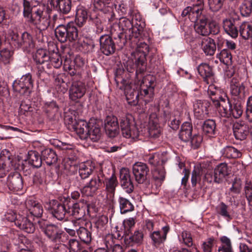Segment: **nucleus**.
Wrapping results in <instances>:
<instances>
[{"label":"nucleus","mask_w":252,"mask_h":252,"mask_svg":"<svg viewBox=\"0 0 252 252\" xmlns=\"http://www.w3.org/2000/svg\"><path fill=\"white\" fill-rule=\"evenodd\" d=\"M103 182L98 175H94L83 187L80 191L83 195L87 196H94L100 189Z\"/></svg>","instance_id":"f8f14e48"},{"label":"nucleus","mask_w":252,"mask_h":252,"mask_svg":"<svg viewBox=\"0 0 252 252\" xmlns=\"http://www.w3.org/2000/svg\"><path fill=\"white\" fill-rule=\"evenodd\" d=\"M118 202L121 214H125L132 211L134 210V207L132 203L128 199L125 197H119Z\"/></svg>","instance_id":"de8ad7c7"},{"label":"nucleus","mask_w":252,"mask_h":252,"mask_svg":"<svg viewBox=\"0 0 252 252\" xmlns=\"http://www.w3.org/2000/svg\"><path fill=\"white\" fill-rule=\"evenodd\" d=\"M144 234L142 231L135 230L132 235H126L124 242L128 246H132L135 244H140L143 240Z\"/></svg>","instance_id":"f704fd0d"},{"label":"nucleus","mask_w":252,"mask_h":252,"mask_svg":"<svg viewBox=\"0 0 252 252\" xmlns=\"http://www.w3.org/2000/svg\"><path fill=\"white\" fill-rule=\"evenodd\" d=\"M124 91L128 103L133 106L137 105L138 102V91L132 89L129 85L125 86Z\"/></svg>","instance_id":"c9c22d12"},{"label":"nucleus","mask_w":252,"mask_h":252,"mask_svg":"<svg viewBox=\"0 0 252 252\" xmlns=\"http://www.w3.org/2000/svg\"><path fill=\"white\" fill-rule=\"evenodd\" d=\"M50 4L58 8L59 12L63 15L68 14L71 9V0H51Z\"/></svg>","instance_id":"72a5a7b5"},{"label":"nucleus","mask_w":252,"mask_h":252,"mask_svg":"<svg viewBox=\"0 0 252 252\" xmlns=\"http://www.w3.org/2000/svg\"><path fill=\"white\" fill-rule=\"evenodd\" d=\"M120 182L122 188L127 193L133 192L134 186L131 179L129 171L126 168H123L120 170Z\"/></svg>","instance_id":"412c9836"},{"label":"nucleus","mask_w":252,"mask_h":252,"mask_svg":"<svg viewBox=\"0 0 252 252\" xmlns=\"http://www.w3.org/2000/svg\"><path fill=\"white\" fill-rule=\"evenodd\" d=\"M44 5H40L36 7L34 11V16L31 18L28 22L35 26L40 31L46 30L50 25V12L51 10L47 8L45 11Z\"/></svg>","instance_id":"20e7f679"},{"label":"nucleus","mask_w":252,"mask_h":252,"mask_svg":"<svg viewBox=\"0 0 252 252\" xmlns=\"http://www.w3.org/2000/svg\"><path fill=\"white\" fill-rule=\"evenodd\" d=\"M25 205L31 216L37 218L41 217L43 209L42 205L38 201L29 198L26 200Z\"/></svg>","instance_id":"393cba45"},{"label":"nucleus","mask_w":252,"mask_h":252,"mask_svg":"<svg viewBox=\"0 0 252 252\" xmlns=\"http://www.w3.org/2000/svg\"><path fill=\"white\" fill-rule=\"evenodd\" d=\"M40 5L42 4L36 1L23 0V16L27 19V21H29L31 18L34 16L35 8Z\"/></svg>","instance_id":"c756f323"},{"label":"nucleus","mask_w":252,"mask_h":252,"mask_svg":"<svg viewBox=\"0 0 252 252\" xmlns=\"http://www.w3.org/2000/svg\"><path fill=\"white\" fill-rule=\"evenodd\" d=\"M64 169L67 174H72L76 170V161L74 158H64L63 161Z\"/></svg>","instance_id":"8fccbe9b"},{"label":"nucleus","mask_w":252,"mask_h":252,"mask_svg":"<svg viewBox=\"0 0 252 252\" xmlns=\"http://www.w3.org/2000/svg\"><path fill=\"white\" fill-rule=\"evenodd\" d=\"M224 0H208L210 9L214 12L219 11L222 7Z\"/></svg>","instance_id":"69168bd1"},{"label":"nucleus","mask_w":252,"mask_h":252,"mask_svg":"<svg viewBox=\"0 0 252 252\" xmlns=\"http://www.w3.org/2000/svg\"><path fill=\"white\" fill-rule=\"evenodd\" d=\"M134 57L135 64L138 68L136 72L138 71V70L140 72L144 71L146 69V54L144 52L136 51L134 53Z\"/></svg>","instance_id":"49530a36"},{"label":"nucleus","mask_w":252,"mask_h":252,"mask_svg":"<svg viewBox=\"0 0 252 252\" xmlns=\"http://www.w3.org/2000/svg\"><path fill=\"white\" fill-rule=\"evenodd\" d=\"M95 169V164L93 161L88 160L80 164L78 169L79 176L85 180L93 174Z\"/></svg>","instance_id":"7c9ffc66"},{"label":"nucleus","mask_w":252,"mask_h":252,"mask_svg":"<svg viewBox=\"0 0 252 252\" xmlns=\"http://www.w3.org/2000/svg\"><path fill=\"white\" fill-rule=\"evenodd\" d=\"M158 158L155 156H151L149 158V162L156 166L153 173V178L156 182L157 186L160 187L165 178V171L162 162L160 164L158 161Z\"/></svg>","instance_id":"ddd939ff"},{"label":"nucleus","mask_w":252,"mask_h":252,"mask_svg":"<svg viewBox=\"0 0 252 252\" xmlns=\"http://www.w3.org/2000/svg\"><path fill=\"white\" fill-rule=\"evenodd\" d=\"M35 62L42 66L38 67L37 75L39 78H41L42 74L45 73V68H51L50 64L49 63L50 60L49 53L43 49H38L33 56Z\"/></svg>","instance_id":"9b49d317"},{"label":"nucleus","mask_w":252,"mask_h":252,"mask_svg":"<svg viewBox=\"0 0 252 252\" xmlns=\"http://www.w3.org/2000/svg\"><path fill=\"white\" fill-rule=\"evenodd\" d=\"M220 61L226 65L231 64L232 55L228 50L224 49L217 55Z\"/></svg>","instance_id":"864d4df0"},{"label":"nucleus","mask_w":252,"mask_h":252,"mask_svg":"<svg viewBox=\"0 0 252 252\" xmlns=\"http://www.w3.org/2000/svg\"><path fill=\"white\" fill-rule=\"evenodd\" d=\"M203 133L209 137H214L216 134V124L214 120L208 119L202 125Z\"/></svg>","instance_id":"79ce46f5"},{"label":"nucleus","mask_w":252,"mask_h":252,"mask_svg":"<svg viewBox=\"0 0 252 252\" xmlns=\"http://www.w3.org/2000/svg\"><path fill=\"white\" fill-rule=\"evenodd\" d=\"M118 27L122 32L117 36H114L119 46L122 48L128 40L136 42L143 31V25L142 24L135 23L133 25L131 21L125 17L121 18L119 20Z\"/></svg>","instance_id":"f257e3e1"},{"label":"nucleus","mask_w":252,"mask_h":252,"mask_svg":"<svg viewBox=\"0 0 252 252\" xmlns=\"http://www.w3.org/2000/svg\"><path fill=\"white\" fill-rule=\"evenodd\" d=\"M192 131V124L189 122H185L181 126V128L179 133V138L183 141H189L191 138Z\"/></svg>","instance_id":"a19ab883"},{"label":"nucleus","mask_w":252,"mask_h":252,"mask_svg":"<svg viewBox=\"0 0 252 252\" xmlns=\"http://www.w3.org/2000/svg\"><path fill=\"white\" fill-rule=\"evenodd\" d=\"M240 10L243 16H249L252 11V5L250 0L242 3L240 7Z\"/></svg>","instance_id":"0e129e2a"},{"label":"nucleus","mask_w":252,"mask_h":252,"mask_svg":"<svg viewBox=\"0 0 252 252\" xmlns=\"http://www.w3.org/2000/svg\"><path fill=\"white\" fill-rule=\"evenodd\" d=\"M28 161L33 167L39 168L42 165V156L35 151H30L28 153Z\"/></svg>","instance_id":"a18cd8bd"},{"label":"nucleus","mask_w":252,"mask_h":252,"mask_svg":"<svg viewBox=\"0 0 252 252\" xmlns=\"http://www.w3.org/2000/svg\"><path fill=\"white\" fill-rule=\"evenodd\" d=\"M15 225L20 229L28 233H32L35 231L33 223L27 217L18 214Z\"/></svg>","instance_id":"cd10ccee"},{"label":"nucleus","mask_w":252,"mask_h":252,"mask_svg":"<svg viewBox=\"0 0 252 252\" xmlns=\"http://www.w3.org/2000/svg\"><path fill=\"white\" fill-rule=\"evenodd\" d=\"M218 209L219 214L227 220H230L232 219L229 213L228 212V206L225 203L221 202Z\"/></svg>","instance_id":"338daca9"},{"label":"nucleus","mask_w":252,"mask_h":252,"mask_svg":"<svg viewBox=\"0 0 252 252\" xmlns=\"http://www.w3.org/2000/svg\"><path fill=\"white\" fill-rule=\"evenodd\" d=\"M154 80L152 79V77L150 75L147 76L143 80V84H146L147 88L144 89V86L141 85L140 94L144 96H147L148 97L151 98L153 95L154 87L152 85L154 84Z\"/></svg>","instance_id":"58836bf2"},{"label":"nucleus","mask_w":252,"mask_h":252,"mask_svg":"<svg viewBox=\"0 0 252 252\" xmlns=\"http://www.w3.org/2000/svg\"><path fill=\"white\" fill-rule=\"evenodd\" d=\"M86 92L85 83L80 81H73L69 90V98L72 101H77L85 95Z\"/></svg>","instance_id":"f3484780"},{"label":"nucleus","mask_w":252,"mask_h":252,"mask_svg":"<svg viewBox=\"0 0 252 252\" xmlns=\"http://www.w3.org/2000/svg\"><path fill=\"white\" fill-rule=\"evenodd\" d=\"M201 47L207 56H213L216 50L215 40L209 37L203 38L201 41Z\"/></svg>","instance_id":"473e14b6"},{"label":"nucleus","mask_w":252,"mask_h":252,"mask_svg":"<svg viewBox=\"0 0 252 252\" xmlns=\"http://www.w3.org/2000/svg\"><path fill=\"white\" fill-rule=\"evenodd\" d=\"M68 210L70 211V213H68L70 216H73L76 220H80L83 223H86V221L83 220L82 218L85 215V208L83 207H80L77 203H74L71 208H68Z\"/></svg>","instance_id":"4c0bfd02"},{"label":"nucleus","mask_w":252,"mask_h":252,"mask_svg":"<svg viewBox=\"0 0 252 252\" xmlns=\"http://www.w3.org/2000/svg\"><path fill=\"white\" fill-rule=\"evenodd\" d=\"M57 51L53 50L52 52L49 53L50 60L49 63L51 66L52 65L56 68H60L63 64V60L60 54L58 52V49L56 48Z\"/></svg>","instance_id":"09e8293b"},{"label":"nucleus","mask_w":252,"mask_h":252,"mask_svg":"<svg viewBox=\"0 0 252 252\" xmlns=\"http://www.w3.org/2000/svg\"><path fill=\"white\" fill-rule=\"evenodd\" d=\"M246 115L249 122L252 123V95L250 96L247 100ZM251 126L252 129V125Z\"/></svg>","instance_id":"774afa93"},{"label":"nucleus","mask_w":252,"mask_h":252,"mask_svg":"<svg viewBox=\"0 0 252 252\" xmlns=\"http://www.w3.org/2000/svg\"><path fill=\"white\" fill-rule=\"evenodd\" d=\"M33 80L31 74L28 73L23 75L18 81L13 84V88L15 92L22 94H29L33 88Z\"/></svg>","instance_id":"9d476101"},{"label":"nucleus","mask_w":252,"mask_h":252,"mask_svg":"<svg viewBox=\"0 0 252 252\" xmlns=\"http://www.w3.org/2000/svg\"><path fill=\"white\" fill-rule=\"evenodd\" d=\"M162 232L159 231H154L150 233V237L152 241L153 244L155 246H158L163 243L169 231V226L166 225L162 228Z\"/></svg>","instance_id":"c85d7f7f"},{"label":"nucleus","mask_w":252,"mask_h":252,"mask_svg":"<svg viewBox=\"0 0 252 252\" xmlns=\"http://www.w3.org/2000/svg\"><path fill=\"white\" fill-rule=\"evenodd\" d=\"M230 94L231 96L228 98V100L243 101L245 97L244 86L233 79L230 84Z\"/></svg>","instance_id":"dca6fc26"},{"label":"nucleus","mask_w":252,"mask_h":252,"mask_svg":"<svg viewBox=\"0 0 252 252\" xmlns=\"http://www.w3.org/2000/svg\"><path fill=\"white\" fill-rule=\"evenodd\" d=\"M100 49L106 56L113 54L116 50L115 43L112 38L108 34L101 35L99 38Z\"/></svg>","instance_id":"6ab92c4d"},{"label":"nucleus","mask_w":252,"mask_h":252,"mask_svg":"<svg viewBox=\"0 0 252 252\" xmlns=\"http://www.w3.org/2000/svg\"><path fill=\"white\" fill-rule=\"evenodd\" d=\"M71 225L72 228H70L67 226H64V229L66 232L70 235L74 236L75 235L76 232L77 233V230L80 225L83 224V222H82L80 220H72L68 221Z\"/></svg>","instance_id":"13d9d810"},{"label":"nucleus","mask_w":252,"mask_h":252,"mask_svg":"<svg viewBox=\"0 0 252 252\" xmlns=\"http://www.w3.org/2000/svg\"><path fill=\"white\" fill-rule=\"evenodd\" d=\"M44 110L49 117H53L58 112L59 107L55 102L52 101L45 104Z\"/></svg>","instance_id":"4d7b16f0"},{"label":"nucleus","mask_w":252,"mask_h":252,"mask_svg":"<svg viewBox=\"0 0 252 252\" xmlns=\"http://www.w3.org/2000/svg\"><path fill=\"white\" fill-rule=\"evenodd\" d=\"M198 3L193 4L191 6H188L185 8L182 12V17H186L189 12L193 11L195 8H199L200 10H205L204 8V0H196Z\"/></svg>","instance_id":"680f3d73"},{"label":"nucleus","mask_w":252,"mask_h":252,"mask_svg":"<svg viewBox=\"0 0 252 252\" xmlns=\"http://www.w3.org/2000/svg\"><path fill=\"white\" fill-rule=\"evenodd\" d=\"M104 128L109 137H115L118 134L119 129L117 117L114 116H107L105 120Z\"/></svg>","instance_id":"b1692460"},{"label":"nucleus","mask_w":252,"mask_h":252,"mask_svg":"<svg viewBox=\"0 0 252 252\" xmlns=\"http://www.w3.org/2000/svg\"><path fill=\"white\" fill-rule=\"evenodd\" d=\"M223 155L228 158H236L241 156V153L236 148L228 146L223 150Z\"/></svg>","instance_id":"5fc2aeb1"},{"label":"nucleus","mask_w":252,"mask_h":252,"mask_svg":"<svg viewBox=\"0 0 252 252\" xmlns=\"http://www.w3.org/2000/svg\"><path fill=\"white\" fill-rule=\"evenodd\" d=\"M10 159L8 157L0 156V178H3L9 170Z\"/></svg>","instance_id":"603ef678"},{"label":"nucleus","mask_w":252,"mask_h":252,"mask_svg":"<svg viewBox=\"0 0 252 252\" xmlns=\"http://www.w3.org/2000/svg\"><path fill=\"white\" fill-rule=\"evenodd\" d=\"M13 52L7 49H3L0 51V62L4 64L10 63L12 60Z\"/></svg>","instance_id":"bf43d9fd"},{"label":"nucleus","mask_w":252,"mask_h":252,"mask_svg":"<svg viewBox=\"0 0 252 252\" xmlns=\"http://www.w3.org/2000/svg\"><path fill=\"white\" fill-rule=\"evenodd\" d=\"M117 185V179L114 174H113L109 178L106 180V189L108 192L112 193L113 195L114 194L115 189Z\"/></svg>","instance_id":"6e6d98bb"},{"label":"nucleus","mask_w":252,"mask_h":252,"mask_svg":"<svg viewBox=\"0 0 252 252\" xmlns=\"http://www.w3.org/2000/svg\"><path fill=\"white\" fill-rule=\"evenodd\" d=\"M42 160L47 165H51L57 161V156L56 153L51 149H45L41 152Z\"/></svg>","instance_id":"37998d69"},{"label":"nucleus","mask_w":252,"mask_h":252,"mask_svg":"<svg viewBox=\"0 0 252 252\" xmlns=\"http://www.w3.org/2000/svg\"><path fill=\"white\" fill-rule=\"evenodd\" d=\"M132 174L135 181L139 184H150V169L142 162H136L132 166Z\"/></svg>","instance_id":"6e6552de"},{"label":"nucleus","mask_w":252,"mask_h":252,"mask_svg":"<svg viewBox=\"0 0 252 252\" xmlns=\"http://www.w3.org/2000/svg\"><path fill=\"white\" fill-rule=\"evenodd\" d=\"M120 127L124 137L133 139L138 138L139 131L134 122L127 117H123L120 119Z\"/></svg>","instance_id":"1a4fd4ad"},{"label":"nucleus","mask_w":252,"mask_h":252,"mask_svg":"<svg viewBox=\"0 0 252 252\" xmlns=\"http://www.w3.org/2000/svg\"><path fill=\"white\" fill-rule=\"evenodd\" d=\"M238 31L243 39L247 40L252 38V25L249 23H243Z\"/></svg>","instance_id":"3c124183"},{"label":"nucleus","mask_w":252,"mask_h":252,"mask_svg":"<svg viewBox=\"0 0 252 252\" xmlns=\"http://www.w3.org/2000/svg\"><path fill=\"white\" fill-rule=\"evenodd\" d=\"M215 242L216 240L213 237L208 238L201 245L203 252H212Z\"/></svg>","instance_id":"e2e57ef3"},{"label":"nucleus","mask_w":252,"mask_h":252,"mask_svg":"<svg viewBox=\"0 0 252 252\" xmlns=\"http://www.w3.org/2000/svg\"><path fill=\"white\" fill-rule=\"evenodd\" d=\"M197 70L199 74L207 84L212 82L214 73L210 65L206 63H201L197 67Z\"/></svg>","instance_id":"a878e982"},{"label":"nucleus","mask_w":252,"mask_h":252,"mask_svg":"<svg viewBox=\"0 0 252 252\" xmlns=\"http://www.w3.org/2000/svg\"><path fill=\"white\" fill-rule=\"evenodd\" d=\"M40 227L44 234L51 241L57 242L61 239V230L56 225L49 224L46 225L45 227L40 226Z\"/></svg>","instance_id":"bb28decb"},{"label":"nucleus","mask_w":252,"mask_h":252,"mask_svg":"<svg viewBox=\"0 0 252 252\" xmlns=\"http://www.w3.org/2000/svg\"><path fill=\"white\" fill-rule=\"evenodd\" d=\"M78 134L82 140L89 138L93 142H97L100 138L101 133L99 125L96 120L91 119L88 123L81 122L79 124Z\"/></svg>","instance_id":"7ed1b4c3"},{"label":"nucleus","mask_w":252,"mask_h":252,"mask_svg":"<svg viewBox=\"0 0 252 252\" xmlns=\"http://www.w3.org/2000/svg\"><path fill=\"white\" fill-rule=\"evenodd\" d=\"M7 185L12 191H21L23 188V180L21 175L18 172L10 173L7 178Z\"/></svg>","instance_id":"a211bd4d"},{"label":"nucleus","mask_w":252,"mask_h":252,"mask_svg":"<svg viewBox=\"0 0 252 252\" xmlns=\"http://www.w3.org/2000/svg\"><path fill=\"white\" fill-rule=\"evenodd\" d=\"M242 102L243 101L228 100L229 108L228 110L226 108H224L225 114L235 119L239 118L242 116L243 112L242 105Z\"/></svg>","instance_id":"4be33fe9"},{"label":"nucleus","mask_w":252,"mask_h":252,"mask_svg":"<svg viewBox=\"0 0 252 252\" xmlns=\"http://www.w3.org/2000/svg\"><path fill=\"white\" fill-rule=\"evenodd\" d=\"M55 33L57 38L62 43L67 41H74L78 37V30L73 22L69 23L66 25H58L55 30Z\"/></svg>","instance_id":"39448f33"},{"label":"nucleus","mask_w":252,"mask_h":252,"mask_svg":"<svg viewBox=\"0 0 252 252\" xmlns=\"http://www.w3.org/2000/svg\"><path fill=\"white\" fill-rule=\"evenodd\" d=\"M87 9L82 5H78L76 10L75 23L80 27L84 26L88 18Z\"/></svg>","instance_id":"e433bc0d"},{"label":"nucleus","mask_w":252,"mask_h":252,"mask_svg":"<svg viewBox=\"0 0 252 252\" xmlns=\"http://www.w3.org/2000/svg\"><path fill=\"white\" fill-rule=\"evenodd\" d=\"M228 166L225 163L218 165L215 169L208 171L204 175V180L208 183H221L228 175Z\"/></svg>","instance_id":"0eeeda50"},{"label":"nucleus","mask_w":252,"mask_h":252,"mask_svg":"<svg viewBox=\"0 0 252 252\" xmlns=\"http://www.w3.org/2000/svg\"><path fill=\"white\" fill-rule=\"evenodd\" d=\"M46 171L43 169L37 171L33 178V183L36 185H41L46 182Z\"/></svg>","instance_id":"052dcab7"},{"label":"nucleus","mask_w":252,"mask_h":252,"mask_svg":"<svg viewBox=\"0 0 252 252\" xmlns=\"http://www.w3.org/2000/svg\"><path fill=\"white\" fill-rule=\"evenodd\" d=\"M223 28L225 32L232 38H236L239 33L236 21L234 19H225L222 21Z\"/></svg>","instance_id":"2f4dec72"},{"label":"nucleus","mask_w":252,"mask_h":252,"mask_svg":"<svg viewBox=\"0 0 252 252\" xmlns=\"http://www.w3.org/2000/svg\"><path fill=\"white\" fill-rule=\"evenodd\" d=\"M87 225L92 226L91 223L86 222V223H83L79 226L77 230V235L80 240L85 244H89L92 241L91 232L85 227Z\"/></svg>","instance_id":"ea45409f"},{"label":"nucleus","mask_w":252,"mask_h":252,"mask_svg":"<svg viewBox=\"0 0 252 252\" xmlns=\"http://www.w3.org/2000/svg\"><path fill=\"white\" fill-rule=\"evenodd\" d=\"M189 20L194 23V29L196 34L203 36H208L210 34L218 33L219 27L213 23H208V16L205 10L194 8L193 11L189 12L187 16Z\"/></svg>","instance_id":"f03ea898"},{"label":"nucleus","mask_w":252,"mask_h":252,"mask_svg":"<svg viewBox=\"0 0 252 252\" xmlns=\"http://www.w3.org/2000/svg\"><path fill=\"white\" fill-rule=\"evenodd\" d=\"M234 135L236 139L240 140L245 139L250 132L249 125L243 121L235 122L233 125Z\"/></svg>","instance_id":"aec40b11"},{"label":"nucleus","mask_w":252,"mask_h":252,"mask_svg":"<svg viewBox=\"0 0 252 252\" xmlns=\"http://www.w3.org/2000/svg\"><path fill=\"white\" fill-rule=\"evenodd\" d=\"M209 103L206 100H196L193 104V112L195 117L198 119L205 118L209 113Z\"/></svg>","instance_id":"5701e85b"},{"label":"nucleus","mask_w":252,"mask_h":252,"mask_svg":"<svg viewBox=\"0 0 252 252\" xmlns=\"http://www.w3.org/2000/svg\"><path fill=\"white\" fill-rule=\"evenodd\" d=\"M10 36L12 44L17 48H22L24 51L29 52L35 47V41L33 37L28 32H24L21 36L12 32Z\"/></svg>","instance_id":"423d86ee"},{"label":"nucleus","mask_w":252,"mask_h":252,"mask_svg":"<svg viewBox=\"0 0 252 252\" xmlns=\"http://www.w3.org/2000/svg\"><path fill=\"white\" fill-rule=\"evenodd\" d=\"M147 126L149 137L152 140H158L161 134V128L159 126L158 119L156 114L153 113L150 116Z\"/></svg>","instance_id":"4468645a"},{"label":"nucleus","mask_w":252,"mask_h":252,"mask_svg":"<svg viewBox=\"0 0 252 252\" xmlns=\"http://www.w3.org/2000/svg\"><path fill=\"white\" fill-rule=\"evenodd\" d=\"M48 210L54 217L60 220H63L65 215L70 213V211L66 208L64 204L56 200H52L49 202Z\"/></svg>","instance_id":"2eb2a0df"},{"label":"nucleus","mask_w":252,"mask_h":252,"mask_svg":"<svg viewBox=\"0 0 252 252\" xmlns=\"http://www.w3.org/2000/svg\"><path fill=\"white\" fill-rule=\"evenodd\" d=\"M81 122H85V121L80 120L77 121L74 116L66 115L64 117L65 124L67 125L68 128L74 131H75L77 134H78L79 124Z\"/></svg>","instance_id":"c03bdc74"}]
</instances>
